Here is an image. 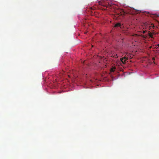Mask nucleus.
<instances>
[{
  "label": "nucleus",
  "instance_id": "obj_3",
  "mask_svg": "<svg viewBox=\"0 0 159 159\" xmlns=\"http://www.w3.org/2000/svg\"><path fill=\"white\" fill-rule=\"evenodd\" d=\"M116 68L115 67L111 68L110 69V71L111 72H114L115 71Z\"/></svg>",
  "mask_w": 159,
  "mask_h": 159
},
{
  "label": "nucleus",
  "instance_id": "obj_7",
  "mask_svg": "<svg viewBox=\"0 0 159 159\" xmlns=\"http://www.w3.org/2000/svg\"><path fill=\"white\" fill-rule=\"evenodd\" d=\"M114 55H115V57H114L115 58H117L118 57V56H117V55L116 54H114Z\"/></svg>",
  "mask_w": 159,
  "mask_h": 159
},
{
  "label": "nucleus",
  "instance_id": "obj_5",
  "mask_svg": "<svg viewBox=\"0 0 159 159\" xmlns=\"http://www.w3.org/2000/svg\"><path fill=\"white\" fill-rule=\"evenodd\" d=\"M124 59L123 57L120 59L121 61V62H122L123 63L125 64V61H124Z\"/></svg>",
  "mask_w": 159,
  "mask_h": 159
},
{
  "label": "nucleus",
  "instance_id": "obj_8",
  "mask_svg": "<svg viewBox=\"0 0 159 159\" xmlns=\"http://www.w3.org/2000/svg\"><path fill=\"white\" fill-rule=\"evenodd\" d=\"M154 27V25L153 24H151V25L149 26V27Z\"/></svg>",
  "mask_w": 159,
  "mask_h": 159
},
{
  "label": "nucleus",
  "instance_id": "obj_1",
  "mask_svg": "<svg viewBox=\"0 0 159 159\" xmlns=\"http://www.w3.org/2000/svg\"><path fill=\"white\" fill-rule=\"evenodd\" d=\"M121 26V25L120 23H118L116 24L115 25V27H120Z\"/></svg>",
  "mask_w": 159,
  "mask_h": 159
},
{
  "label": "nucleus",
  "instance_id": "obj_10",
  "mask_svg": "<svg viewBox=\"0 0 159 159\" xmlns=\"http://www.w3.org/2000/svg\"><path fill=\"white\" fill-rule=\"evenodd\" d=\"M146 32V31L145 30L143 31V34H144V33H145Z\"/></svg>",
  "mask_w": 159,
  "mask_h": 159
},
{
  "label": "nucleus",
  "instance_id": "obj_4",
  "mask_svg": "<svg viewBox=\"0 0 159 159\" xmlns=\"http://www.w3.org/2000/svg\"><path fill=\"white\" fill-rule=\"evenodd\" d=\"M148 36V34H146V35L145 34V35H142L141 36L144 39H146L147 38Z\"/></svg>",
  "mask_w": 159,
  "mask_h": 159
},
{
  "label": "nucleus",
  "instance_id": "obj_6",
  "mask_svg": "<svg viewBox=\"0 0 159 159\" xmlns=\"http://www.w3.org/2000/svg\"><path fill=\"white\" fill-rule=\"evenodd\" d=\"M124 59H125L124 61H125L126 60H127L128 59V58L127 57H123Z\"/></svg>",
  "mask_w": 159,
  "mask_h": 159
},
{
  "label": "nucleus",
  "instance_id": "obj_2",
  "mask_svg": "<svg viewBox=\"0 0 159 159\" xmlns=\"http://www.w3.org/2000/svg\"><path fill=\"white\" fill-rule=\"evenodd\" d=\"M148 35L151 38H152L153 37V35L152 33H151L150 31L148 32Z\"/></svg>",
  "mask_w": 159,
  "mask_h": 159
},
{
  "label": "nucleus",
  "instance_id": "obj_9",
  "mask_svg": "<svg viewBox=\"0 0 159 159\" xmlns=\"http://www.w3.org/2000/svg\"><path fill=\"white\" fill-rule=\"evenodd\" d=\"M114 53H113V54H112L111 55V57H115V55H114Z\"/></svg>",
  "mask_w": 159,
  "mask_h": 159
},
{
  "label": "nucleus",
  "instance_id": "obj_11",
  "mask_svg": "<svg viewBox=\"0 0 159 159\" xmlns=\"http://www.w3.org/2000/svg\"><path fill=\"white\" fill-rule=\"evenodd\" d=\"M152 59L153 61L155 60V58L154 57H153L152 58Z\"/></svg>",
  "mask_w": 159,
  "mask_h": 159
},
{
  "label": "nucleus",
  "instance_id": "obj_12",
  "mask_svg": "<svg viewBox=\"0 0 159 159\" xmlns=\"http://www.w3.org/2000/svg\"><path fill=\"white\" fill-rule=\"evenodd\" d=\"M157 46H158V47H159V44H158L157 45Z\"/></svg>",
  "mask_w": 159,
  "mask_h": 159
}]
</instances>
